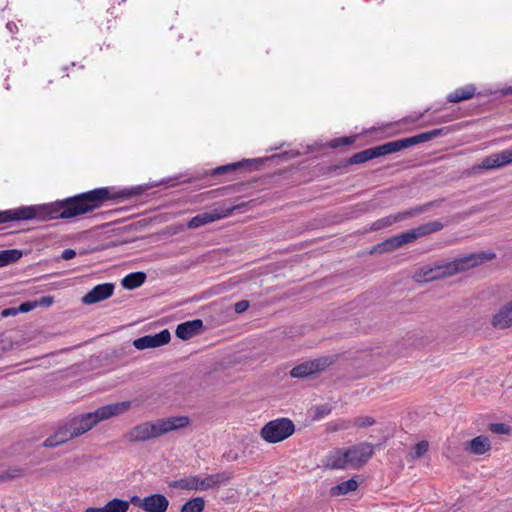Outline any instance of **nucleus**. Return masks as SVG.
Masks as SVG:
<instances>
[{
	"label": "nucleus",
	"mask_w": 512,
	"mask_h": 512,
	"mask_svg": "<svg viewBox=\"0 0 512 512\" xmlns=\"http://www.w3.org/2000/svg\"><path fill=\"white\" fill-rule=\"evenodd\" d=\"M205 508V500L202 497H196L186 501L180 512H203Z\"/></svg>",
	"instance_id": "nucleus-29"
},
{
	"label": "nucleus",
	"mask_w": 512,
	"mask_h": 512,
	"mask_svg": "<svg viewBox=\"0 0 512 512\" xmlns=\"http://www.w3.org/2000/svg\"><path fill=\"white\" fill-rule=\"evenodd\" d=\"M170 339V332L167 329H164L155 335H145L135 339L133 341V346L138 350L156 348L169 343Z\"/></svg>",
	"instance_id": "nucleus-14"
},
{
	"label": "nucleus",
	"mask_w": 512,
	"mask_h": 512,
	"mask_svg": "<svg viewBox=\"0 0 512 512\" xmlns=\"http://www.w3.org/2000/svg\"><path fill=\"white\" fill-rule=\"evenodd\" d=\"M75 256H76L75 250L70 249V248L65 249L61 255L62 259H64V260H70V259L74 258Z\"/></svg>",
	"instance_id": "nucleus-42"
},
{
	"label": "nucleus",
	"mask_w": 512,
	"mask_h": 512,
	"mask_svg": "<svg viewBox=\"0 0 512 512\" xmlns=\"http://www.w3.org/2000/svg\"><path fill=\"white\" fill-rule=\"evenodd\" d=\"M440 203H441V200H434V201H431V202H428V203H425L422 205H417L408 210L398 212L397 214L383 217V218L375 221L372 224L371 229L372 230H380L385 227L391 226L397 222H401V221H404L407 219L417 217L421 214L428 212L430 208L439 206Z\"/></svg>",
	"instance_id": "nucleus-7"
},
{
	"label": "nucleus",
	"mask_w": 512,
	"mask_h": 512,
	"mask_svg": "<svg viewBox=\"0 0 512 512\" xmlns=\"http://www.w3.org/2000/svg\"><path fill=\"white\" fill-rule=\"evenodd\" d=\"M254 163V161H250V160H244V161H241V162H237V163H232V164H228V165H224V166H219L217 168H215L212 172L213 175H222V174H225L226 172L228 171H234L240 167H244V166H252Z\"/></svg>",
	"instance_id": "nucleus-30"
},
{
	"label": "nucleus",
	"mask_w": 512,
	"mask_h": 512,
	"mask_svg": "<svg viewBox=\"0 0 512 512\" xmlns=\"http://www.w3.org/2000/svg\"><path fill=\"white\" fill-rule=\"evenodd\" d=\"M400 235H401V238H402L403 245L412 243V242H414V241H416L418 239L416 237V233H415L413 228L410 229V230H407L405 232L400 233Z\"/></svg>",
	"instance_id": "nucleus-35"
},
{
	"label": "nucleus",
	"mask_w": 512,
	"mask_h": 512,
	"mask_svg": "<svg viewBox=\"0 0 512 512\" xmlns=\"http://www.w3.org/2000/svg\"><path fill=\"white\" fill-rule=\"evenodd\" d=\"M250 306L249 301L247 300H241L235 303L234 310L236 313L241 314L248 310Z\"/></svg>",
	"instance_id": "nucleus-37"
},
{
	"label": "nucleus",
	"mask_w": 512,
	"mask_h": 512,
	"mask_svg": "<svg viewBox=\"0 0 512 512\" xmlns=\"http://www.w3.org/2000/svg\"><path fill=\"white\" fill-rule=\"evenodd\" d=\"M190 424L188 416H171L155 421L142 422L132 427L125 435L129 442L138 443L159 438L169 432L185 428Z\"/></svg>",
	"instance_id": "nucleus-3"
},
{
	"label": "nucleus",
	"mask_w": 512,
	"mask_h": 512,
	"mask_svg": "<svg viewBox=\"0 0 512 512\" xmlns=\"http://www.w3.org/2000/svg\"><path fill=\"white\" fill-rule=\"evenodd\" d=\"M495 257L496 254L494 252L471 253L463 257L456 258L450 262L441 261L435 263L434 266H423L416 272L415 278L417 281L428 282L449 277L459 272L474 268L487 261H491Z\"/></svg>",
	"instance_id": "nucleus-2"
},
{
	"label": "nucleus",
	"mask_w": 512,
	"mask_h": 512,
	"mask_svg": "<svg viewBox=\"0 0 512 512\" xmlns=\"http://www.w3.org/2000/svg\"><path fill=\"white\" fill-rule=\"evenodd\" d=\"M512 163V149H506L485 157L481 164L474 166L473 170H490L504 167Z\"/></svg>",
	"instance_id": "nucleus-13"
},
{
	"label": "nucleus",
	"mask_w": 512,
	"mask_h": 512,
	"mask_svg": "<svg viewBox=\"0 0 512 512\" xmlns=\"http://www.w3.org/2000/svg\"><path fill=\"white\" fill-rule=\"evenodd\" d=\"M445 227L444 223H442L440 220H434L429 221L426 223H423L417 227H414V231L416 233V237L422 238L426 237L430 234L436 233L441 231Z\"/></svg>",
	"instance_id": "nucleus-24"
},
{
	"label": "nucleus",
	"mask_w": 512,
	"mask_h": 512,
	"mask_svg": "<svg viewBox=\"0 0 512 512\" xmlns=\"http://www.w3.org/2000/svg\"><path fill=\"white\" fill-rule=\"evenodd\" d=\"M375 422V419L371 416H360L353 420L352 425L359 428H365L374 425Z\"/></svg>",
	"instance_id": "nucleus-32"
},
{
	"label": "nucleus",
	"mask_w": 512,
	"mask_h": 512,
	"mask_svg": "<svg viewBox=\"0 0 512 512\" xmlns=\"http://www.w3.org/2000/svg\"><path fill=\"white\" fill-rule=\"evenodd\" d=\"M358 488V482L351 478L347 481L341 482L333 486L330 490L332 496L346 495L349 492L355 491Z\"/></svg>",
	"instance_id": "nucleus-26"
},
{
	"label": "nucleus",
	"mask_w": 512,
	"mask_h": 512,
	"mask_svg": "<svg viewBox=\"0 0 512 512\" xmlns=\"http://www.w3.org/2000/svg\"><path fill=\"white\" fill-rule=\"evenodd\" d=\"M350 426H353L350 421L341 420V421H339V423L337 424V427H335V429L345 430V429H348Z\"/></svg>",
	"instance_id": "nucleus-43"
},
{
	"label": "nucleus",
	"mask_w": 512,
	"mask_h": 512,
	"mask_svg": "<svg viewBox=\"0 0 512 512\" xmlns=\"http://www.w3.org/2000/svg\"><path fill=\"white\" fill-rule=\"evenodd\" d=\"M295 431V425L289 418H278L266 423L260 431V436L267 443H278L290 437Z\"/></svg>",
	"instance_id": "nucleus-6"
},
{
	"label": "nucleus",
	"mask_w": 512,
	"mask_h": 512,
	"mask_svg": "<svg viewBox=\"0 0 512 512\" xmlns=\"http://www.w3.org/2000/svg\"><path fill=\"white\" fill-rule=\"evenodd\" d=\"M6 27L11 33H15L16 31H18V27L14 22H8Z\"/></svg>",
	"instance_id": "nucleus-44"
},
{
	"label": "nucleus",
	"mask_w": 512,
	"mask_h": 512,
	"mask_svg": "<svg viewBox=\"0 0 512 512\" xmlns=\"http://www.w3.org/2000/svg\"><path fill=\"white\" fill-rule=\"evenodd\" d=\"M128 502L132 503L133 505H135L143 510L144 503H145V497L140 498L138 496H132Z\"/></svg>",
	"instance_id": "nucleus-39"
},
{
	"label": "nucleus",
	"mask_w": 512,
	"mask_h": 512,
	"mask_svg": "<svg viewBox=\"0 0 512 512\" xmlns=\"http://www.w3.org/2000/svg\"><path fill=\"white\" fill-rule=\"evenodd\" d=\"M429 449V443L426 440H422L418 442L412 449V451L408 454L409 460H416L423 457Z\"/></svg>",
	"instance_id": "nucleus-31"
},
{
	"label": "nucleus",
	"mask_w": 512,
	"mask_h": 512,
	"mask_svg": "<svg viewBox=\"0 0 512 512\" xmlns=\"http://www.w3.org/2000/svg\"><path fill=\"white\" fill-rule=\"evenodd\" d=\"M204 328L201 319H194L179 324L176 328L175 334L181 340H188L202 332Z\"/></svg>",
	"instance_id": "nucleus-17"
},
{
	"label": "nucleus",
	"mask_w": 512,
	"mask_h": 512,
	"mask_svg": "<svg viewBox=\"0 0 512 512\" xmlns=\"http://www.w3.org/2000/svg\"><path fill=\"white\" fill-rule=\"evenodd\" d=\"M239 206L220 205L212 211L203 212L192 217L187 223L189 229H195L214 221L229 217Z\"/></svg>",
	"instance_id": "nucleus-8"
},
{
	"label": "nucleus",
	"mask_w": 512,
	"mask_h": 512,
	"mask_svg": "<svg viewBox=\"0 0 512 512\" xmlns=\"http://www.w3.org/2000/svg\"><path fill=\"white\" fill-rule=\"evenodd\" d=\"M73 438L76 437L74 433L71 431V428L68 425V423H66L63 426H60L53 435L45 439V441L42 443V446L45 448H55Z\"/></svg>",
	"instance_id": "nucleus-18"
},
{
	"label": "nucleus",
	"mask_w": 512,
	"mask_h": 512,
	"mask_svg": "<svg viewBox=\"0 0 512 512\" xmlns=\"http://www.w3.org/2000/svg\"><path fill=\"white\" fill-rule=\"evenodd\" d=\"M345 450L348 465L354 469L363 467L374 454V446L367 442L353 445Z\"/></svg>",
	"instance_id": "nucleus-9"
},
{
	"label": "nucleus",
	"mask_w": 512,
	"mask_h": 512,
	"mask_svg": "<svg viewBox=\"0 0 512 512\" xmlns=\"http://www.w3.org/2000/svg\"><path fill=\"white\" fill-rule=\"evenodd\" d=\"M476 94V87L473 84L457 88L447 96V101L451 103H458L464 100L473 98Z\"/></svg>",
	"instance_id": "nucleus-23"
},
{
	"label": "nucleus",
	"mask_w": 512,
	"mask_h": 512,
	"mask_svg": "<svg viewBox=\"0 0 512 512\" xmlns=\"http://www.w3.org/2000/svg\"><path fill=\"white\" fill-rule=\"evenodd\" d=\"M23 253L18 249L0 250V267L7 266L18 261Z\"/></svg>",
	"instance_id": "nucleus-27"
},
{
	"label": "nucleus",
	"mask_w": 512,
	"mask_h": 512,
	"mask_svg": "<svg viewBox=\"0 0 512 512\" xmlns=\"http://www.w3.org/2000/svg\"><path fill=\"white\" fill-rule=\"evenodd\" d=\"M330 412H331V409L327 405H322L320 407H317L316 416L323 417L325 415H328Z\"/></svg>",
	"instance_id": "nucleus-40"
},
{
	"label": "nucleus",
	"mask_w": 512,
	"mask_h": 512,
	"mask_svg": "<svg viewBox=\"0 0 512 512\" xmlns=\"http://www.w3.org/2000/svg\"><path fill=\"white\" fill-rule=\"evenodd\" d=\"M355 141V138L354 137H340V138H336V139H333L329 146L331 148H338L340 146H348V145H351L353 144Z\"/></svg>",
	"instance_id": "nucleus-33"
},
{
	"label": "nucleus",
	"mask_w": 512,
	"mask_h": 512,
	"mask_svg": "<svg viewBox=\"0 0 512 512\" xmlns=\"http://www.w3.org/2000/svg\"><path fill=\"white\" fill-rule=\"evenodd\" d=\"M132 197L133 188L122 189L116 193H112L108 187L96 188L50 203L0 211V224L27 220L40 222L57 219L68 220L93 212L106 201L130 199Z\"/></svg>",
	"instance_id": "nucleus-1"
},
{
	"label": "nucleus",
	"mask_w": 512,
	"mask_h": 512,
	"mask_svg": "<svg viewBox=\"0 0 512 512\" xmlns=\"http://www.w3.org/2000/svg\"><path fill=\"white\" fill-rule=\"evenodd\" d=\"M323 466L330 470L348 468L346 450L337 448L330 451L323 461Z\"/></svg>",
	"instance_id": "nucleus-19"
},
{
	"label": "nucleus",
	"mask_w": 512,
	"mask_h": 512,
	"mask_svg": "<svg viewBox=\"0 0 512 512\" xmlns=\"http://www.w3.org/2000/svg\"><path fill=\"white\" fill-rule=\"evenodd\" d=\"M331 364L328 357H321L312 361L301 363L290 371V375L293 378H305L314 373L324 370Z\"/></svg>",
	"instance_id": "nucleus-12"
},
{
	"label": "nucleus",
	"mask_w": 512,
	"mask_h": 512,
	"mask_svg": "<svg viewBox=\"0 0 512 512\" xmlns=\"http://www.w3.org/2000/svg\"><path fill=\"white\" fill-rule=\"evenodd\" d=\"M131 405V401L104 405L94 412H88L74 417L67 423L75 437H79L95 427L99 422L124 414L131 408Z\"/></svg>",
	"instance_id": "nucleus-4"
},
{
	"label": "nucleus",
	"mask_w": 512,
	"mask_h": 512,
	"mask_svg": "<svg viewBox=\"0 0 512 512\" xmlns=\"http://www.w3.org/2000/svg\"><path fill=\"white\" fill-rule=\"evenodd\" d=\"M500 93L502 95H512V85L511 86H508V87H505V88H502L500 90Z\"/></svg>",
	"instance_id": "nucleus-45"
},
{
	"label": "nucleus",
	"mask_w": 512,
	"mask_h": 512,
	"mask_svg": "<svg viewBox=\"0 0 512 512\" xmlns=\"http://www.w3.org/2000/svg\"><path fill=\"white\" fill-rule=\"evenodd\" d=\"M491 441L485 435H479L465 443L464 450L472 455H483L491 450Z\"/></svg>",
	"instance_id": "nucleus-20"
},
{
	"label": "nucleus",
	"mask_w": 512,
	"mask_h": 512,
	"mask_svg": "<svg viewBox=\"0 0 512 512\" xmlns=\"http://www.w3.org/2000/svg\"><path fill=\"white\" fill-rule=\"evenodd\" d=\"M146 280V274L142 271L133 272L126 275L121 284L124 288L133 290L135 288L140 287Z\"/></svg>",
	"instance_id": "nucleus-25"
},
{
	"label": "nucleus",
	"mask_w": 512,
	"mask_h": 512,
	"mask_svg": "<svg viewBox=\"0 0 512 512\" xmlns=\"http://www.w3.org/2000/svg\"><path fill=\"white\" fill-rule=\"evenodd\" d=\"M34 308H35V302L34 301H28V302H23L22 304H20L17 307V311H18V313L19 312L27 313V312H30L31 310H33Z\"/></svg>",
	"instance_id": "nucleus-38"
},
{
	"label": "nucleus",
	"mask_w": 512,
	"mask_h": 512,
	"mask_svg": "<svg viewBox=\"0 0 512 512\" xmlns=\"http://www.w3.org/2000/svg\"><path fill=\"white\" fill-rule=\"evenodd\" d=\"M35 308L36 307H49L54 302V298L52 296H43L38 300H35Z\"/></svg>",
	"instance_id": "nucleus-36"
},
{
	"label": "nucleus",
	"mask_w": 512,
	"mask_h": 512,
	"mask_svg": "<svg viewBox=\"0 0 512 512\" xmlns=\"http://www.w3.org/2000/svg\"><path fill=\"white\" fill-rule=\"evenodd\" d=\"M393 153L392 146L390 142L384 143L382 145H378L375 147H371L355 153L349 159L346 160L344 166L353 165V164H361L366 161L378 158L380 156L388 155Z\"/></svg>",
	"instance_id": "nucleus-10"
},
{
	"label": "nucleus",
	"mask_w": 512,
	"mask_h": 512,
	"mask_svg": "<svg viewBox=\"0 0 512 512\" xmlns=\"http://www.w3.org/2000/svg\"><path fill=\"white\" fill-rule=\"evenodd\" d=\"M403 246L402 238L400 234H397L389 239L378 244L377 248L379 252H389L398 249Z\"/></svg>",
	"instance_id": "nucleus-28"
},
{
	"label": "nucleus",
	"mask_w": 512,
	"mask_h": 512,
	"mask_svg": "<svg viewBox=\"0 0 512 512\" xmlns=\"http://www.w3.org/2000/svg\"><path fill=\"white\" fill-rule=\"evenodd\" d=\"M490 323L493 328L499 330L512 327V299L498 309Z\"/></svg>",
	"instance_id": "nucleus-16"
},
{
	"label": "nucleus",
	"mask_w": 512,
	"mask_h": 512,
	"mask_svg": "<svg viewBox=\"0 0 512 512\" xmlns=\"http://www.w3.org/2000/svg\"><path fill=\"white\" fill-rule=\"evenodd\" d=\"M489 430L495 434H508L510 427L504 423H491Z\"/></svg>",
	"instance_id": "nucleus-34"
},
{
	"label": "nucleus",
	"mask_w": 512,
	"mask_h": 512,
	"mask_svg": "<svg viewBox=\"0 0 512 512\" xmlns=\"http://www.w3.org/2000/svg\"><path fill=\"white\" fill-rule=\"evenodd\" d=\"M168 506V498L161 493H155L145 497L143 510L145 512H166Z\"/></svg>",
	"instance_id": "nucleus-21"
},
{
	"label": "nucleus",
	"mask_w": 512,
	"mask_h": 512,
	"mask_svg": "<svg viewBox=\"0 0 512 512\" xmlns=\"http://www.w3.org/2000/svg\"><path fill=\"white\" fill-rule=\"evenodd\" d=\"M234 474L231 471H221L215 474L191 475L173 481L170 486L183 490L208 491L219 489L229 484Z\"/></svg>",
	"instance_id": "nucleus-5"
},
{
	"label": "nucleus",
	"mask_w": 512,
	"mask_h": 512,
	"mask_svg": "<svg viewBox=\"0 0 512 512\" xmlns=\"http://www.w3.org/2000/svg\"><path fill=\"white\" fill-rule=\"evenodd\" d=\"M113 283H102L93 287L82 297V302L86 305H92L108 299L114 292Z\"/></svg>",
	"instance_id": "nucleus-15"
},
{
	"label": "nucleus",
	"mask_w": 512,
	"mask_h": 512,
	"mask_svg": "<svg viewBox=\"0 0 512 512\" xmlns=\"http://www.w3.org/2000/svg\"><path fill=\"white\" fill-rule=\"evenodd\" d=\"M130 502L119 498L108 501L103 507H89L85 512H127Z\"/></svg>",
	"instance_id": "nucleus-22"
},
{
	"label": "nucleus",
	"mask_w": 512,
	"mask_h": 512,
	"mask_svg": "<svg viewBox=\"0 0 512 512\" xmlns=\"http://www.w3.org/2000/svg\"><path fill=\"white\" fill-rule=\"evenodd\" d=\"M17 314H18L17 307L6 308V309L2 310V312H1V316L4 318L9 317V316H15Z\"/></svg>",
	"instance_id": "nucleus-41"
},
{
	"label": "nucleus",
	"mask_w": 512,
	"mask_h": 512,
	"mask_svg": "<svg viewBox=\"0 0 512 512\" xmlns=\"http://www.w3.org/2000/svg\"><path fill=\"white\" fill-rule=\"evenodd\" d=\"M444 128L434 129L412 137L391 141L393 153L409 148L419 143L430 141L442 134Z\"/></svg>",
	"instance_id": "nucleus-11"
}]
</instances>
